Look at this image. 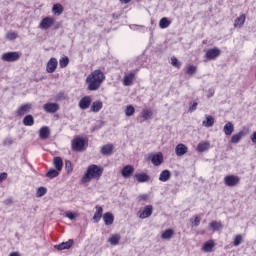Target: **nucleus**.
I'll use <instances>...</instances> for the list:
<instances>
[{"instance_id": "50", "label": "nucleus", "mask_w": 256, "mask_h": 256, "mask_svg": "<svg viewBox=\"0 0 256 256\" xmlns=\"http://www.w3.org/2000/svg\"><path fill=\"white\" fill-rule=\"evenodd\" d=\"M199 105V103H197L196 101H194L192 104H190L189 106V113H193V111H197V106Z\"/></svg>"}, {"instance_id": "30", "label": "nucleus", "mask_w": 256, "mask_h": 256, "mask_svg": "<svg viewBox=\"0 0 256 256\" xmlns=\"http://www.w3.org/2000/svg\"><path fill=\"white\" fill-rule=\"evenodd\" d=\"M175 235V230L174 229H166L162 235L161 239H165L166 241H169L173 236Z\"/></svg>"}, {"instance_id": "17", "label": "nucleus", "mask_w": 256, "mask_h": 256, "mask_svg": "<svg viewBox=\"0 0 256 256\" xmlns=\"http://www.w3.org/2000/svg\"><path fill=\"white\" fill-rule=\"evenodd\" d=\"M189 151V148L185 146V144H178L175 148V153L177 157H183L187 152Z\"/></svg>"}, {"instance_id": "24", "label": "nucleus", "mask_w": 256, "mask_h": 256, "mask_svg": "<svg viewBox=\"0 0 256 256\" xmlns=\"http://www.w3.org/2000/svg\"><path fill=\"white\" fill-rule=\"evenodd\" d=\"M134 178L136 181H138V183H147V181H149V176L147 173H136Z\"/></svg>"}, {"instance_id": "59", "label": "nucleus", "mask_w": 256, "mask_h": 256, "mask_svg": "<svg viewBox=\"0 0 256 256\" xmlns=\"http://www.w3.org/2000/svg\"><path fill=\"white\" fill-rule=\"evenodd\" d=\"M120 2L127 4V3H131V0H120Z\"/></svg>"}, {"instance_id": "23", "label": "nucleus", "mask_w": 256, "mask_h": 256, "mask_svg": "<svg viewBox=\"0 0 256 256\" xmlns=\"http://www.w3.org/2000/svg\"><path fill=\"white\" fill-rule=\"evenodd\" d=\"M119 241H121V234H111L108 238V243L113 246L119 245Z\"/></svg>"}, {"instance_id": "42", "label": "nucleus", "mask_w": 256, "mask_h": 256, "mask_svg": "<svg viewBox=\"0 0 256 256\" xmlns=\"http://www.w3.org/2000/svg\"><path fill=\"white\" fill-rule=\"evenodd\" d=\"M243 243V236L241 234H238L234 237L233 245L234 247H239Z\"/></svg>"}, {"instance_id": "55", "label": "nucleus", "mask_w": 256, "mask_h": 256, "mask_svg": "<svg viewBox=\"0 0 256 256\" xmlns=\"http://www.w3.org/2000/svg\"><path fill=\"white\" fill-rule=\"evenodd\" d=\"M13 203V199H11V198H8V199H6L5 201H4V204L5 205H11Z\"/></svg>"}, {"instance_id": "58", "label": "nucleus", "mask_w": 256, "mask_h": 256, "mask_svg": "<svg viewBox=\"0 0 256 256\" xmlns=\"http://www.w3.org/2000/svg\"><path fill=\"white\" fill-rule=\"evenodd\" d=\"M112 17H113V19H119V14L113 13Z\"/></svg>"}, {"instance_id": "15", "label": "nucleus", "mask_w": 256, "mask_h": 256, "mask_svg": "<svg viewBox=\"0 0 256 256\" xmlns=\"http://www.w3.org/2000/svg\"><path fill=\"white\" fill-rule=\"evenodd\" d=\"M133 81H135V73L130 72L124 76L123 85H125V87H131Z\"/></svg>"}, {"instance_id": "20", "label": "nucleus", "mask_w": 256, "mask_h": 256, "mask_svg": "<svg viewBox=\"0 0 256 256\" xmlns=\"http://www.w3.org/2000/svg\"><path fill=\"white\" fill-rule=\"evenodd\" d=\"M102 109H103V102L97 100L92 103L90 111H92V113H99Z\"/></svg>"}, {"instance_id": "53", "label": "nucleus", "mask_w": 256, "mask_h": 256, "mask_svg": "<svg viewBox=\"0 0 256 256\" xmlns=\"http://www.w3.org/2000/svg\"><path fill=\"white\" fill-rule=\"evenodd\" d=\"M208 92H209L208 98H211V97H213V95H215V89H213V88H210L208 90Z\"/></svg>"}, {"instance_id": "36", "label": "nucleus", "mask_w": 256, "mask_h": 256, "mask_svg": "<svg viewBox=\"0 0 256 256\" xmlns=\"http://www.w3.org/2000/svg\"><path fill=\"white\" fill-rule=\"evenodd\" d=\"M52 13H54V15H62L63 14V5L57 3V4H54L53 7H52Z\"/></svg>"}, {"instance_id": "34", "label": "nucleus", "mask_w": 256, "mask_h": 256, "mask_svg": "<svg viewBox=\"0 0 256 256\" xmlns=\"http://www.w3.org/2000/svg\"><path fill=\"white\" fill-rule=\"evenodd\" d=\"M101 153H102V155H111V153H113V145L106 144V145L102 146Z\"/></svg>"}, {"instance_id": "12", "label": "nucleus", "mask_w": 256, "mask_h": 256, "mask_svg": "<svg viewBox=\"0 0 256 256\" xmlns=\"http://www.w3.org/2000/svg\"><path fill=\"white\" fill-rule=\"evenodd\" d=\"M135 173V168L131 165H126L121 170V175L124 179H129Z\"/></svg>"}, {"instance_id": "21", "label": "nucleus", "mask_w": 256, "mask_h": 256, "mask_svg": "<svg viewBox=\"0 0 256 256\" xmlns=\"http://www.w3.org/2000/svg\"><path fill=\"white\" fill-rule=\"evenodd\" d=\"M103 221H104L105 225H113V223L115 221V216H113V214L111 212H106L103 215Z\"/></svg>"}, {"instance_id": "35", "label": "nucleus", "mask_w": 256, "mask_h": 256, "mask_svg": "<svg viewBox=\"0 0 256 256\" xmlns=\"http://www.w3.org/2000/svg\"><path fill=\"white\" fill-rule=\"evenodd\" d=\"M233 131H235V126H233V123L228 122L224 126V133L225 135H233Z\"/></svg>"}, {"instance_id": "6", "label": "nucleus", "mask_w": 256, "mask_h": 256, "mask_svg": "<svg viewBox=\"0 0 256 256\" xmlns=\"http://www.w3.org/2000/svg\"><path fill=\"white\" fill-rule=\"evenodd\" d=\"M153 215V205H146L143 211L138 212V217L140 219H149Z\"/></svg>"}, {"instance_id": "13", "label": "nucleus", "mask_w": 256, "mask_h": 256, "mask_svg": "<svg viewBox=\"0 0 256 256\" xmlns=\"http://www.w3.org/2000/svg\"><path fill=\"white\" fill-rule=\"evenodd\" d=\"M221 55V50L219 48L214 47L212 49H208L206 51V59H217Z\"/></svg>"}, {"instance_id": "38", "label": "nucleus", "mask_w": 256, "mask_h": 256, "mask_svg": "<svg viewBox=\"0 0 256 256\" xmlns=\"http://www.w3.org/2000/svg\"><path fill=\"white\" fill-rule=\"evenodd\" d=\"M171 25V22L169 21L168 18L164 17L159 21V27L160 29H167Z\"/></svg>"}, {"instance_id": "7", "label": "nucleus", "mask_w": 256, "mask_h": 256, "mask_svg": "<svg viewBox=\"0 0 256 256\" xmlns=\"http://www.w3.org/2000/svg\"><path fill=\"white\" fill-rule=\"evenodd\" d=\"M55 23V19L51 17H46L41 20L40 22V29H44V31H47V29H51Z\"/></svg>"}, {"instance_id": "33", "label": "nucleus", "mask_w": 256, "mask_h": 256, "mask_svg": "<svg viewBox=\"0 0 256 256\" xmlns=\"http://www.w3.org/2000/svg\"><path fill=\"white\" fill-rule=\"evenodd\" d=\"M245 19H246L245 14L240 15L238 18L235 19L234 27H239V28L243 27V25H245Z\"/></svg>"}, {"instance_id": "5", "label": "nucleus", "mask_w": 256, "mask_h": 256, "mask_svg": "<svg viewBox=\"0 0 256 256\" xmlns=\"http://www.w3.org/2000/svg\"><path fill=\"white\" fill-rule=\"evenodd\" d=\"M21 57V55L19 54V52H6L4 54H2V61H5L6 63H13L15 61H19V58Z\"/></svg>"}, {"instance_id": "11", "label": "nucleus", "mask_w": 256, "mask_h": 256, "mask_svg": "<svg viewBox=\"0 0 256 256\" xmlns=\"http://www.w3.org/2000/svg\"><path fill=\"white\" fill-rule=\"evenodd\" d=\"M43 109L46 113H57L59 111V104L48 102L44 104Z\"/></svg>"}, {"instance_id": "43", "label": "nucleus", "mask_w": 256, "mask_h": 256, "mask_svg": "<svg viewBox=\"0 0 256 256\" xmlns=\"http://www.w3.org/2000/svg\"><path fill=\"white\" fill-rule=\"evenodd\" d=\"M171 65L176 69H181V62L175 56L171 58Z\"/></svg>"}, {"instance_id": "26", "label": "nucleus", "mask_w": 256, "mask_h": 256, "mask_svg": "<svg viewBox=\"0 0 256 256\" xmlns=\"http://www.w3.org/2000/svg\"><path fill=\"white\" fill-rule=\"evenodd\" d=\"M247 135V132L245 131H240L238 134H234L231 137V143L237 144L239 143V141H241V139H243V137H245Z\"/></svg>"}, {"instance_id": "32", "label": "nucleus", "mask_w": 256, "mask_h": 256, "mask_svg": "<svg viewBox=\"0 0 256 256\" xmlns=\"http://www.w3.org/2000/svg\"><path fill=\"white\" fill-rule=\"evenodd\" d=\"M210 147L211 144H209V142H201L198 144L196 151H198V153H204V151H207Z\"/></svg>"}, {"instance_id": "22", "label": "nucleus", "mask_w": 256, "mask_h": 256, "mask_svg": "<svg viewBox=\"0 0 256 256\" xmlns=\"http://www.w3.org/2000/svg\"><path fill=\"white\" fill-rule=\"evenodd\" d=\"M101 217H103V207L96 206V212L93 216L94 223H99V221H101Z\"/></svg>"}, {"instance_id": "8", "label": "nucleus", "mask_w": 256, "mask_h": 256, "mask_svg": "<svg viewBox=\"0 0 256 256\" xmlns=\"http://www.w3.org/2000/svg\"><path fill=\"white\" fill-rule=\"evenodd\" d=\"M91 96H84L80 99L78 107L82 109V111H85V109H89L91 107Z\"/></svg>"}, {"instance_id": "18", "label": "nucleus", "mask_w": 256, "mask_h": 256, "mask_svg": "<svg viewBox=\"0 0 256 256\" xmlns=\"http://www.w3.org/2000/svg\"><path fill=\"white\" fill-rule=\"evenodd\" d=\"M73 243H74L73 239H69L66 242H62L61 244L56 245L55 249H57L58 251H63L65 249H71V247H73Z\"/></svg>"}, {"instance_id": "16", "label": "nucleus", "mask_w": 256, "mask_h": 256, "mask_svg": "<svg viewBox=\"0 0 256 256\" xmlns=\"http://www.w3.org/2000/svg\"><path fill=\"white\" fill-rule=\"evenodd\" d=\"M49 135H51V130L49 129L48 126H43L40 128V130H39L40 139L45 141L46 139H49Z\"/></svg>"}, {"instance_id": "27", "label": "nucleus", "mask_w": 256, "mask_h": 256, "mask_svg": "<svg viewBox=\"0 0 256 256\" xmlns=\"http://www.w3.org/2000/svg\"><path fill=\"white\" fill-rule=\"evenodd\" d=\"M53 165L57 171H62L63 170V158L56 156L53 159Z\"/></svg>"}, {"instance_id": "51", "label": "nucleus", "mask_w": 256, "mask_h": 256, "mask_svg": "<svg viewBox=\"0 0 256 256\" xmlns=\"http://www.w3.org/2000/svg\"><path fill=\"white\" fill-rule=\"evenodd\" d=\"M3 145H4V147H7L9 145H13V138L7 137L6 139H4Z\"/></svg>"}, {"instance_id": "57", "label": "nucleus", "mask_w": 256, "mask_h": 256, "mask_svg": "<svg viewBox=\"0 0 256 256\" xmlns=\"http://www.w3.org/2000/svg\"><path fill=\"white\" fill-rule=\"evenodd\" d=\"M9 256H21L19 252H11Z\"/></svg>"}, {"instance_id": "4", "label": "nucleus", "mask_w": 256, "mask_h": 256, "mask_svg": "<svg viewBox=\"0 0 256 256\" xmlns=\"http://www.w3.org/2000/svg\"><path fill=\"white\" fill-rule=\"evenodd\" d=\"M241 183V178L235 175H227L224 177V185L226 187H237Z\"/></svg>"}, {"instance_id": "54", "label": "nucleus", "mask_w": 256, "mask_h": 256, "mask_svg": "<svg viewBox=\"0 0 256 256\" xmlns=\"http://www.w3.org/2000/svg\"><path fill=\"white\" fill-rule=\"evenodd\" d=\"M140 198L142 199V201H147L149 199V195L142 194V195H140Z\"/></svg>"}, {"instance_id": "49", "label": "nucleus", "mask_w": 256, "mask_h": 256, "mask_svg": "<svg viewBox=\"0 0 256 256\" xmlns=\"http://www.w3.org/2000/svg\"><path fill=\"white\" fill-rule=\"evenodd\" d=\"M193 227H199L201 225V217L199 216H194V221L190 220Z\"/></svg>"}, {"instance_id": "40", "label": "nucleus", "mask_w": 256, "mask_h": 256, "mask_svg": "<svg viewBox=\"0 0 256 256\" xmlns=\"http://www.w3.org/2000/svg\"><path fill=\"white\" fill-rule=\"evenodd\" d=\"M69 65V57L64 56L59 60L60 69H65Z\"/></svg>"}, {"instance_id": "1", "label": "nucleus", "mask_w": 256, "mask_h": 256, "mask_svg": "<svg viewBox=\"0 0 256 256\" xmlns=\"http://www.w3.org/2000/svg\"><path fill=\"white\" fill-rule=\"evenodd\" d=\"M103 81H105V73L99 69L94 70L86 78V83L88 85L87 90L99 91V89H101V85H103Z\"/></svg>"}, {"instance_id": "44", "label": "nucleus", "mask_w": 256, "mask_h": 256, "mask_svg": "<svg viewBox=\"0 0 256 256\" xmlns=\"http://www.w3.org/2000/svg\"><path fill=\"white\" fill-rule=\"evenodd\" d=\"M65 169H66V173H73V164L71 163L70 160H66L65 161Z\"/></svg>"}, {"instance_id": "41", "label": "nucleus", "mask_w": 256, "mask_h": 256, "mask_svg": "<svg viewBox=\"0 0 256 256\" xmlns=\"http://www.w3.org/2000/svg\"><path fill=\"white\" fill-rule=\"evenodd\" d=\"M125 115L126 117H133L135 115V107L133 105H129L125 109Z\"/></svg>"}, {"instance_id": "37", "label": "nucleus", "mask_w": 256, "mask_h": 256, "mask_svg": "<svg viewBox=\"0 0 256 256\" xmlns=\"http://www.w3.org/2000/svg\"><path fill=\"white\" fill-rule=\"evenodd\" d=\"M209 226L212 231H219V229H223V224L218 221H212Z\"/></svg>"}, {"instance_id": "3", "label": "nucleus", "mask_w": 256, "mask_h": 256, "mask_svg": "<svg viewBox=\"0 0 256 256\" xmlns=\"http://www.w3.org/2000/svg\"><path fill=\"white\" fill-rule=\"evenodd\" d=\"M72 151L81 152L85 151V140L83 137L77 136L75 137L72 142Z\"/></svg>"}, {"instance_id": "48", "label": "nucleus", "mask_w": 256, "mask_h": 256, "mask_svg": "<svg viewBox=\"0 0 256 256\" xmlns=\"http://www.w3.org/2000/svg\"><path fill=\"white\" fill-rule=\"evenodd\" d=\"M64 217H67L68 219H70V221H75V219L77 218V214L71 212V211H67L64 214Z\"/></svg>"}, {"instance_id": "19", "label": "nucleus", "mask_w": 256, "mask_h": 256, "mask_svg": "<svg viewBox=\"0 0 256 256\" xmlns=\"http://www.w3.org/2000/svg\"><path fill=\"white\" fill-rule=\"evenodd\" d=\"M22 123L25 127H33V125H35V118L33 115L28 114L23 118Z\"/></svg>"}, {"instance_id": "39", "label": "nucleus", "mask_w": 256, "mask_h": 256, "mask_svg": "<svg viewBox=\"0 0 256 256\" xmlns=\"http://www.w3.org/2000/svg\"><path fill=\"white\" fill-rule=\"evenodd\" d=\"M46 177H48V179H55V177H59V171L57 169H50L46 173Z\"/></svg>"}, {"instance_id": "28", "label": "nucleus", "mask_w": 256, "mask_h": 256, "mask_svg": "<svg viewBox=\"0 0 256 256\" xmlns=\"http://www.w3.org/2000/svg\"><path fill=\"white\" fill-rule=\"evenodd\" d=\"M169 179H171V171L163 170L160 173L159 181H161L162 183H166V181H169Z\"/></svg>"}, {"instance_id": "47", "label": "nucleus", "mask_w": 256, "mask_h": 256, "mask_svg": "<svg viewBox=\"0 0 256 256\" xmlns=\"http://www.w3.org/2000/svg\"><path fill=\"white\" fill-rule=\"evenodd\" d=\"M17 32H13V31H10L6 34V38L9 40V41H15V39L17 38Z\"/></svg>"}, {"instance_id": "14", "label": "nucleus", "mask_w": 256, "mask_h": 256, "mask_svg": "<svg viewBox=\"0 0 256 256\" xmlns=\"http://www.w3.org/2000/svg\"><path fill=\"white\" fill-rule=\"evenodd\" d=\"M31 111V104H23L16 110V115L18 117H23L26 113H30Z\"/></svg>"}, {"instance_id": "29", "label": "nucleus", "mask_w": 256, "mask_h": 256, "mask_svg": "<svg viewBox=\"0 0 256 256\" xmlns=\"http://www.w3.org/2000/svg\"><path fill=\"white\" fill-rule=\"evenodd\" d=\"M143 121H149V119L153 118V110L152 109H143L141 112Z\"/></svg>"}, {"instance_id": "9", "label": "nucleus", "mask_w": 256, "mask_h": 256, "mask_svg": "<svg viewBox=\"0 0 256 256\" xmlns=\"http://www.w3.org/2000/svg\"><path fill=\"white\" fill-rule=\"evenodd\" d=\"M57 65H59L57 58H51L46 65L47 73H55L57 71Z\"/></svg>"}, {"instance_id": "31", "label": "nucleus", "mask_w": 256, "mask_h": 256, "mask_svg": "<svg viewBox=\"0 0 256 256\" xmlns=\"http://www.w3.org/2000/svg\"><path fill=\"white\" fill-rule=\"evenodd\" d=\"M202 125L207 128L213 127V125H215V118H213V116L206 115V120L202 122Z\"/></svg>"}, {"instance_id": "56", "label": "nucleus", "mask_w": 256, "mask_h": 256, "mask_svg": "<svg viewBox=\"0 0 256 256\" xmlns=\"http://www.w3.org/2000/svg\"><path fill=\"white\" fill-rule=\"evenodd\" d=\"M251 141L256 144V131L251 135Z\"/></svg>"}, {"instance_id": "2", "label": "nucleus", "mask_w": 256, "mask_h": 256, "mask_svg": "<svg viewBox=\"0 0 256 256\" xmlns=\"http://www.w3.org/2000/svg\"><path fill=\"white\" fill-rule=\"evenodd\" d=\"M103 175V167L96 164L88 166L84 176L82 177V183H89L92 179H101Z\"/></svg>"}, {"instance_id": "46", "label": "nucleus", "mask_w": 256, "mask_h": 256, "mask_svg": "<svg viewBox=\"0 0 256 256\" xmlns=\"http://www.w3.org/2000/svg\"><path fill=\"white\" fill-rule=\"evenodd\" d=\"M46 194H47V188L39 187L37 192H36V197H43Z\"/></svg>"}, {"instance_id": "45", "label": "nucleus", "mask_w": 256, "mask_h": 256, "mask_svg": "<svg viewBox=\"0 0 256 256\" xmlns=\"http://www.w3.org/2000/svg\"><path fill=\"white\" fill-rule=\"evenodd\" d=\"M187 75H195V73H197V66H194V65H190L188 68H187V71H186Z\"/></svg>"}, {"instance_id": "10", "label": "nucleus", "mask_w": 256, "mask_h": 256, "mask_svg": "<svg viewBox=\"0 0 256 256\" xmlns=\"http://www.w3.org/2000/svg\"><path fill=\"white\" fill-rule=\"evenodd\" d=\"M155 167H159L163 163V153L152 154L149 158Z\"/></svg>"}, {"instance_id": "52", "label": "nucleus", "mask_w": 256, "mask_h": 256, "mask_svg": "<svg viewBox=\"0 0 256 256\" xmlns=\"http://www.w3.org/2000/svg\"><path fill=\"white\" fill-rule=\"evenodd\" d=\"M5 179H7V173H1L0 174V183H3V181H5Z\"/></svg>"}, {"instance_id": "25", "label": "nucleus", "mask_w": 256, "mask_h": 256, "mask_svg": "<svg viewBox=\"0 0 256 256\" xmlns=\"http://www.w3.org/2000/svg\"><path fill=\"white\" fill-rule=\"evenodd\" d=\"M213 247H215V242L213 240H209L204 243L202 251H204V253H211V251H213Z\"/></svg>"}]
</instances>
